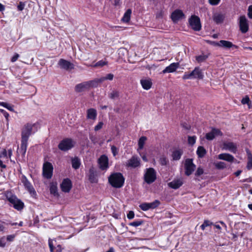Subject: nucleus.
Returning <instances> with one entry per match:
<instances>
[{
	"label": "nucleus",
	"instance_id": "79ce46f5",
	"mask_svg": "<svg viewBox=\"0 0 252 252\" xmlns=\"http://www.w3.org/2000/svg\"><path fill=\"white\" fill-rule=\"evenodd\" d=\"M167 159L165 157H161L159 159V163L162 165H166L167 163Z\"/></svg>",
	"mask_w": 252,
	"mask_h": 252
},
{
	"label": "nucleus",
	"instance_id": "f8f14e48",
	"mask_svg": "<svg viewBox=\"0 0 252 252\" xmlns=\"http://www.w3.org/2000/svg\"><path fill=\"white\" fill-rule=\"evenodd\" d=\"M240 30L242 33H246L249 30L248 22L245 16H241L239 21Z\"/></svg>",
	"mask_w": 252,
	"mask_h": 252
},
{
	"label": "nucleus",
	"instance_id": "4be33fe9",
	"mask_svg": "<svg viewBox=\"0 0 252 252\" xmlns=\"http://www.w3.org/2000/svg\"><path fill=\"white\" fill-rule=\"evenodd\" d=\"M219 159L224 160L228 162H232L235 159L234 157L228 153H222L218 155Z\"/></svg>",
	"mask_w": 252,
	"mask_h": 252
},
{
	"label": "nucleus",
	"instance_id": "09e8293b",
	"mask_svg": "<svg viewBox=\"0 0 252 252\" xmlns=\"http://www.w3.org/2000/svg\"><path fill=\"white\" fill-rule=\"evenodd\" d=\"M105 80V77H101L99 79H97L94 80H91V81H95L96 83V87L97 86L98 83H100Z\"/></svg>",
	"mask_w": 252,
	"mask_h": 252
},
{
	"label": "nucleus",
	"instance_id": "5701e85b",
	"mask_svg": "<svg viewBox=\"0 0 252 252\" xmlns=\"http://www.w3.org/2000/svg\"><path fill=\"white\" fill-rule=\"evenodd\" d=\"M192 74V79H202L204 75L202 70L199 67H195L193 70L191 71Z\"/></svg>",
	"mask_w": 252,
	"mask_h": 252
},
{
	"label": "nucleus",
	"instance_id": "a211bd4d",
	"mask_svg": "<svg viewBox=\"0 0 252 252\" xmlns=\"http://www.w3.org/2000/svg\"><path fill=\"white\" fill-rule=\"evenodd\" d=\"M58 64L61 68L65 70L72 69L74 68V65L72 63L63 59L59 60Z\"/></svg>",
	"mask_w": 252,
	"mask_h": 252
},
{
	"label": "nucleus",
	"instance_id": "338daca9",
	"mask_svg": "<svg viewBox=\"0 0 252 252\" xmlns=\"http://www.w3.org/2000/svg\"><path fill=\"white\" fill-rule=\"evenodd\" d=\"M8 157L9 158H11V156H12V150L11 149H9L8 150Z\"/></svg>",
	"mask_w": 252,
	"mask_h": 252
},
{
	"label": "nucleus",
	"instance_id": "0eeeda50",
	"mask_svg": "<svg viewBox=\"0 0 252 252\" xmlns=\"http://www.w3.org/2000/svg\"><path fill=\"white\" fill-rule=\"evenodd\" d=\"M191 28L195 31H199L201 29V24L199 18L195 15H192L189 20Z\"/></svg>",
	"mask_w": 252,
	"mask_h": 252
},
{
	"label": "nucleus",
	"instance_id": "8fccbe9b",
	"mask_svg": "<svg viewBox=\"0 0 252 252\" xmlns=\"http://www.w3.org/2000/svg\"><path fill=\"white\" fill-rule=\"evenodd\" d=\"M89 180L91 183H95L97 181L96 179L95 178L93 174H91L89 176Z\"/></svg>",
	"mask_w": 252,
	"mask_h": 252
},
{
	"label": "nucleus",
	"instance_id": "6e6552de",
	"mask_svg": "<svg viewBox=\"0 0 252 252\" xmlns=\"http://www.w3.org/2000/svg\"><path fill=\"white\" fill-rule=\"evenodd\" d=\"M53 166L49 162H46L43 164V176L47 179H50L53 175Z\"/></svg>",
	"mask_w": 252,
	"mask_h": 252
},
{
	"label": "nucleus",
	"instance_id": "9b49d317",
	"mask_svg": "<svg viewBox=\"0 0 252 252\" xmlns=\"http://www.w3.org/2000/svg\"><path fill=\"white\" fill-rule=\"evenodd\" d=\"M160 204V202L158 200H155L151 203H143L139 205L140 208L143 211H146L150 209H155L158 207Z\"/></svg>",
	"mask_w": 252,
	"mask_h": 252
},
{
	"label": "nucleus",
	"instance_id": "58836bf2",
	"mask_svg": "<svg viewBox=\"0 0 252 252\" xmlns=\"http://www.w3.org/2000/svg\"><path fill=\"white\" fill-rule=\"evenodd\" d=\"M241 103L243 104H247L250 107V100L248 96L246 95L244 98H243L241 100Z\"/></svg>",
	"mask_w": 252,
	"mask_h": 252
},
{
	"label": "nucleus",
	"instance_id": "0e129e2a",
	"mask_svg": "<svg viewBox=\"0 0 252 252\" xmlns=\"http://www.w3.org/2000/svg\"><path fill=\"white\" fill-rule=\"evenodd\" d=\"M1 156H0V157H1L2 156L3 157H7V151L6 150L4 149L3 151L1 153Z\"/></svg>",
	"mask_w": 252,
	"mask_h": 252
},
{
	"label": "nucleus",
	"instance_id": "7ed1b4c3",
	"mask_svg": "<svg viewBox=\"0 0 252 252\" xmlns=\"http://www.w3.org/2000/svg\"><path fill=\"white\" fill-rule=\"evenodd\" d=\"M96 83L95 81H86L77 84L74 90L76 93H82L89 90L91 88L96 87Z\"/></svg>",
	"mask_w": 252,
	"mask_h": 252
},
{
	"label": "nucleus",
	"instance_id": "69168bd1",
	"mask_svg": "<svg viewBox=\"0 0 252 252\" xmlns=\"http://www.w3.org/2000/svg\"><path fill=\"white\" fill-rule=\"evenodd\" d=\"M3 115L5 117V118H6V120L8 121V120L9 114L7 112L5 111V112L4 113V114Z\"/></svg>",
	"mask_w": 252,
	"mask_h": 252
},
{
	"label": "nucleus",
	"instance_id": "9d476101",
	"mask_svg": "<svg viewBox=\"0 0 252 252\" xmlns=\"http://www.w3.org/2000/svg\"><path fill=\"white\" fill-rule=\"evenodd\" d=\"M195 165L193 163L192 159L187 158L185 161V174L189 176L194 171Z\"/></svg>",
	"mask_w": 252,
	"mask_h": 252
},
{
	"label": "nucleus",
	"instance_id": "680f3d73",
	"mask_svg": "<svg viewBox=\"0 0 252 252\" xmlns=\"http://www.w3.org/2000/svg\"><path fill=\"white\" fill-rule=\"evenodd\" d=\"M56 252H61L62 251V247L60 245L57 246L55 248Z\"/></svg>",
	"mask_w": 252,
	"mask_h": 252
},
{
	"label": "nucleus",
	"instance_id": "ea45409f",
	"mask_svg": "<svg viewBox=\"0 0 252 252\" xmlns=\"http://www.w3.org/2000/svg\"><path fill=\"white\" fill-rule=\"evenodd\" d=\"M195 141L196 137L195 136L188 137V143L189 144L193 145L195 143Z\"/></svg>",
	"mask_w": 252,
	"mask_h": 252
},
{
	"label": "nucleus",
	"instance_id": "de8ad7c7",
	"mask_svg": "<svg viewBox=\"0 0 252 252\" xmlns=\"http://www.w3.org/2000/svg\"><path fill=\"white\" fill-rule=\"evenodd\" d=\"M106 64V62L101 60L97 62L94 66H100L102 67Z\"/></svg>",
	"mask_w": 252,
	"mask_h": 252
},
{
	"label": "nucleus",
	"instance_id": "a18cd8bd",
	"mask_svg": "<svg viewBox=\"0 0 252 252\" xmlns=\"http://www.w3.org/2000/svg\"><path fill=\"white\" fill-rule=\"evenodd\" d=\"M103 125V123L102 122H99L98 124L95 126L94 129L95 131H97L101 128H102Z\"/></svg>",
	"mask_w": 252,
	"mask_h": 252
},
{
	"label": "nucleus",
	"instance_id": "39448f33",
	"mask_svg": "<svg viewBox=\"0 0 252 252\" xmlns=\"http://www.w3.org/2000/svg\"><path fill=\"white\" fill-rule=\"evenodd\" d=\"M75 142L70 138H65L62 140L58 145L59 149L62 151H67L72 148Z\"/></svg>",
	"mask_w": 252,
	"mask_h": 252
},
{
	"label": "nucleus",
	"instance_id": "c756f323",
	"mask_svg": "<svg viewBox=\"0 0 252 252\" xmlns=\"http://www.w3.org/2000/svg\"><path fill=\"white\" fill-rule=\"evenodd\" d=\"M131 14V10L130 9H127L124 14V15L122 19V21L126 23L128 22L130 20Z\"/></svg>",
	"mask_w": 252,
	"mask_h": 252
},
{
	"label": "nucleus",
	"instance_id": "f257e3e1",
	"mask_svg": "<svg viewBox=\"0 0 252 252\" xmlns=\"http://www.w3.org/2000/svg\"><path fill=\"white\" fill-rule=\"evenodd\" d=\"M33 125L28 123L24 125L21 132V144L19 152L22 156H25L26 153L28 141L30 136L32 134Z\"/></svg>",
	"mask_w": 252,
	"mask_h": 252
},
{
	"label": "nucleus",
	"instance_id": "bf43d9fd",
	"mask_svg": "<svg viewBox=\"0 0 252 252\" xmlns=\"http://www.w3.org/2000/svg\"><path fill=\"white\" fill-rule=\"evenodd\" d=\"M19 55L18 54H16L12 58H11V62H15L17 59L18 58H19Z\"/></svg>",
	"mask_w": 252,
	"mask_h": 252
},
{
	"label": "nucleus",
	"instance_id": "cd10ccee",
	"mask_svg": "<svg viewBox=\"0 0 252 252\" xmlns=\"http://www.w3.org/2000/svg\"><path fill=\"white\" fill-rule=\"evenodd\" d=\"M140 82L142 87L145 90H149L152 87V83L150 80H141Z\"/></svg>",
	"mask_w": 252,
	"mask_h": 252
},
{
	"label": "nucleus",
	"instance_id": "e433bc0d",
	"mask_svg": "<svg viewBox=\"0 0 252 252\" xmlns=\"http://www.w3.org/2000/svg\"><path fill=\"white\" fill-rule=\"evenodd\" d=\"M208 58V56L202 55L196 57V60L198 63H202Z\"/></svg>",
	"mask_w": 252,
	"mask_h": 252
},
{
	"label": "nucleus",
	"instance_id": "3c124183",
	"mask_svg": "<svg viewBox=\"0 0 252 252\" xmlns=\"http://www.w3.org/2000/svg\"><path fill=\"white\" fill-rule=\"evenodd\" d=\"M127 217L128 219H132L134 217V213L132 211H129L127 214Z\"/></svg>",
	"mask_w": 252,
	"mask_h": 252
},
{
	"label": "nucleus",
	"instance_id": "b1692460",
	"mask_svg": "<svg viewBox=\"0 0 252 252\" xmlns=\"http://www.w3.org/2000/svg\"><path fill=\"white\" fill-rule=\"evenodd\" d=\"M183 184V183L182 179L174 180L168 183V186L171 188L177 189L179 188Z\"/></svg>",
	"mask_w": 252,
	"mask_h": 252
},
{
	"label": "nucleus",
	"instance_id": "052dcab7",
	"mask_svg": "<svg viewBox=\"0 0 252 252\" xmlns=\"http://www.w3.org/2000/svg\"><path fill=\"white\" fill-rule=\"evenodd\" d=\"M247 168L249 170H250L252 168V160L248 161Z\"/></svg>",
	"mask_w": 252,
	"mask_h": 252
},
{
	"label": "nucleus",
	"instance_id": "423d86ee",
	"mask_svg": "<svg viewBox=\"0 0 252 252\" xmlns=\"http://www.w3.org/2000/svg\"><path fill=\"white\" fill-rule=\"evenodd\" d=\"M6 198L8 201L10 202L13 206V207L17 210H22L24 206V203L19 199L15 195H6Z\"/></svg>",
	"mask_w": 252,
	"mask_h": 252
},
{
	"label": "nucleus",
	"instance_id": "2f4dec72",
	"mask_svg": "<svg viewBox=\"0 0 252 252\" xmlns=\"http://www.w3.org/2000/svg\"><path fill=\"white\" fill-rule=\"evenodd\" d=\"M197 155L199 158H203L206 154V151L202 146H199L196 151Z\"/></svg>",
	"mask_w": 252,
	"mask_h": 252
},
{
	"label": "nucleus",
	"instance_id": "bb28decb",
	"mask_svg": "<svg viewBox=\"0 0 252 252\" xmlns=\"http://www.w3.org/2000/svg\"><path fill=\"white\" fill-rule=\"evenodd\" d=\"M50 191L51 194H53L54 196H58V189L57 183H51L50 184Z\"/></svg>",
	"mask_w": 252,
	"mask_h": 252
},
{
	"label": "nucleus",
	"instance_id": "a19ab883",
	"mask_svg": "<svg viewBox=\"0 0 252 252\" xmlns=\"http://www.w3.org/2000/svg\"><path fill=\"white\" fill-rule=\"evenodd\" d=\"M143 223V221L142 220H139V221H135L131 222L129 223V225L130 226L137 227L140 225H141Z\"/></svg>",
	"mask_w": 252,
	"mask_h": 252
},
{
	"label": "nucleus",
	"instance_id": "f3484780",
	"mask_svg": "<svg viewBox=\"0 0 252 252\" xmlns=\"http://www.w3.org/2000/svg\"><path fill=\"white\" fill-rule=\"evenodd\" d=\"M72 187L71 181L67 178L63 180L61 184V188L62 190L64 192H68L70 190Z\"/></svg>",
	"mask_w": 252,
	"mask_h": 252
},
{
	"label": "nucleus",
	"instance_id": "20e7f679",
	"mask_svg": "<svg viewBox=\"0 0 252 252\" xmlns=\"http://www.w3.org/2000/svg\"><path fill=\"white\" fill-rule=\"evenodd\" d=\"M157 178L156 172L153 168H147L144 175L145 182L151 184L154 182Z\"/></svg>",
	"mask_w": 252,
	"mask_h": 252
},
{
	"label": "nucleus",
	"instance_id": "774afa93",
	"mask_svg": "<svg viewBox=\"0 0 252 252\" xmlns=\"http://www.w3.org/2000/svg\"><path fill=\"white\" fill-rule=\"evenodd\" d=\"M248 161L252 160V155L251 154H248Z\"/></svg>",
	"mask_w": 252,
	"mask_h": 252
},
{
	"label": "nucleus",
	"instance_id": "37998d69",
	"mask_svg": "<svg viewBox=\"0 0 252 252\" xmlns=\"http://www.w3.org/2000/svg\"><path fill=\"white\" fill-rule=\"evenodd\" d=\"M212 223H210L209 220H204L203 224L200 226V227L202 230H204L205 227H206L208 226H209Z\"/></svg>",
	"mask_w": 252,
	"mask_h": 252
},
{
	"label": "nucleus",
	"instance_id": "7c9ffc66",
	"mask_svg": "<svg viewBox=\"0 0 252 252\" xmlns=\"http://www.w3.org/2000/svg\"><path fill=\"white\" fill-rule=\"evenodd\" d=\"M213 20L217 24H220L223 22L224 16L220 14H215L213 16Z\"/></svg>",
	"mask_w": 252,
	"mask_h": 252
},
{
	"label": "nucleus",
	"instance_id": "ddd939ff",
	"mask_svg": "<svg viewBox=\"0 0 252 252\" xmlns=\"http://www.w3.org/2000/svg\"><path fill=\"white\" fill-rule=\"evenodd\" d=\"M214 44L216 46L226 49L232 47H234L235 49L238 48V46L233 44L231 42L223 40H221L218 42H214Z\"/></svg>",
	"mask_w": 252,
	"mask_h": 252
},
{
	"label": "nucleus",
	"instance_id": "603ef678",
	"mask_svg": "<svg viewBox=\"0 0 252 252\" xmlns=\"http://www.w3.org/2000/svg\"><path fill=\"white\" fill-rule=\"evenodd\" d=\"M111 151L114 155L115 156L118 154V149L115 146H112L111 148Z\"/></svg>",
	"mask_w": 252,
	"mask_h": 252
},
{
	"label": "nucleus",
	"instance_id": "49530a36",
	"mask_svg": "<svg viewBox=\"0 0 252 252\" xmlns=\"http://www.w3.org/2000/svg\"><path fill=\"white\" fill-rule=\"evenodd\" d=\"M203 169L200 167H198L195 172V176H199L203 174Z\"/></svg>",
	"mask_w": 252,
	"mask_h": 252
},
{
	"label": "nucleus",
	"instance_id": "a878e982",
	"mask_svg": "<svg viewBox=\"0 0 252 252\" xmlns=\"http://www.w3.org/2000/svg\"><path fill=\"white\" fill-rule=\"evenodd\" d=\"M183 154V151L181 149L174 150L172 154V157L173 160H178L181 158L182 155Z\"/></svg>",
	"mask_w": 252,
	"mask_h": 252
},
{
	"label": "nucleus",
	"instance_id": "5fc2aeb1",
	"mask_svg": "<svg viewBox=\"0 0 252 252\" xmlns=\"http://www.w3.org/2000/svg\"><path fill=\"white\" fill-rule=\"evenodd\" d=\"M25 7V4L22 2H20L17 6V8L19 11H22Z\"/></svg>",
	"mask_w": 252,
	"mask_h": 252
},
{
	"label": "nucleus",
	"instance_id": "aec40b11",
	"mask_svg": "<svg viewBox=\"0 0 252 252\" xmlns=\"http://www.w3.org/2000/svg\"><path fill=\"white\" fill-rule=\"evenodd\" d=\"M184 17L183 12L181 10H176L172 12L171 17L174 22H178Z\"/></svg>",
	"mask_w": 252,
	"mask_h": 252
},
{
	"label": "nucleus",
	"instance_id": "72a5a7b5",
	"mask_svg": "<svg viewBox=\"0 0 252 252\" xmlns=\"http://www.w3.org/2000/svg\"><path fill=\"white\" fill-rule=\"evenodd\" d=\"M146 140H147V138L145 136H142L139 138V139L138 140V150H142L143 148L144 145L145 144V141H146Z\"/></svg>",
	"mask_w": 252,
	"mask_h": 252
},
{
	"label": "nucleus",
	"instance_id": "c03bdc74",
	"mask_svg": "<svg viewBox=\"0 0 252 252\" xmlns=\"http://www.w3.org/2000/svg\"><path fill=\"white\" fill-rule=\"evenodd\" d=\"M192 75L191 72L190 73L186 72L183 76V79L184 80L192 79Z\"/></svg>",
	"mask_w": 252,
	"mask_h": 252
},
{
	"label": "nucleus",
	"instance_id": "dca6fc26",
	"mask_svg": "<svg viewBox=\"0 0 252 252\" xmlns=\"http://www.w3.org/2000/svg\"><path fill=\"white\" fill-rule=\"evenodd\" d=\"M98 163L99 168L104 170L108 167V158L107 157L104 155H102L98 159Z\"/></svg>",
	"mask_w": 252,
	"mask_h": 252
},
{
	"label": "nucleus",
	"instance_id": "c85d7f7f",
	"mask_svg": "<svg viewBox=\"0 0 252 252\" xmlns=\"http://www.w3.org/2000/svg\"><path fill=\"white\" fill-rule=\"evenodd\" d=\"M72 167L75 169H77L80 167L81 162L80 160L78 157H75L71 160Z\"/></svg>",
	"mask_w": 252,
	"mask_h": 252
},
{
	"label": "nucleus",
	"instance_id": "393cba45",
	"mask_svg": "<svg viewBox=\"0 0 252 252\" xmlns=\"http://www.w3.org/2000/svg\"><path fill=\"white\" fill-rule=\"evenodd\" d=\"M97 112L96 110L94 108H90L87 111V118L95 120L96 118Z\"/></svg>",
	"mask_w": 252,
	"mask_h": 252
},
{
	"label": "nucleus",
	"instance_id": "412c9836",
	"mask_svg": "<svg viewBox=\"0 0 252 252\" xmlns=\"http://www.w3.org/2000/svg\"><path fill=\"white\" fill-rule=\"evenodd\" d=\"M179 63H172L163 70L162 72L163 73L173 72L179 67Z\"/></svg>",
	"mask_w": 252,
	"mask_h": 252
},
{
	"label": "nucleus",
	"instance_id": "4468645a",
	"mask_svg": "<svg viewBox=\"0 0 252 252\" xmlns=\"http://www.w3.org/2000/svg\"><path fill=\"white\" fill-rule=\"evenodd\" d=\"M140 165V159L136 156H132L129 159H128L126 163V166L132 168H136Z\"/></svg>",
	"mask_w": 252,
	"mask_h": 252
},
{
	"label": "nucleus",
	"instance_id": "f03ea898",
	"mask_svg": "<svg viewBox=\"0 0 252 252\" xmlns=\"http://www.w3.org/2000/svg\"><path fill=\"white\" fill-rule=\"evenodd\" d=\"M108 182L113 187L120 188L124 185L125 178L122 173H114L109 177Z\"/></svg>",
	"mask_w": 252,
	"mask_h": 252
},
{
	"label": "nucleus",
	"instance_id": "6e6d98bb",
	"mask_svg": "<svg viewBox=\"0 0 252 252\" xmlns=\"http://www.w3.org/2000/svg\"><path fill=\"white\" fill-rule=\"evenodd\" d=\"M220 0H209V3L213 5L218 4Z\"/></svg>",
	"mask_w": 252,
	"mask_h": 252
},
{
	"label": "nucleus",
	"instance_id": "864d4df0",
	"mask_svg": "<svg viewBox=\"0 0 252 252\" xmlns=\"http://www.w3.org/2000/svg\"><path fill=\"white\" fill-rule=\"evenodd\" d=\"M105 77V80H112L113 79L114 75L112 73H109L107 74Z\"/></svg>",
	"mask_w": 252,
	"mask_h": 252
},
{
	"label": "nucleus",
	"instance_id": "473e14b6",
	"mask_svg": "<svg viewBox=\"0 0 252 252\" xmlns=\"http://www.w3.org/2000/svg\"><path fill=\"white\" fill-rule=\"evenodd\" d=\"M108 97L111 99L118 98L119 97V92L117 90H112L110 93H109Z\"/></svg>",
	"mask_w": 252,
	"mask_h": 252
},
{
	"label": "nucleus",
	"instance_id": "e2e57ef3",
	"mask_svg": "<svg viewBox=\"0 0 252 252\" xmlns=\"http://www.w3.org/2000/svg\"><path fill=\"white\" fill-rule=\"evenodd\" d=\"M157 18H161L162 17V12L161 11L158 12L156 15Z\"/></svg>",
	"mask_w": 252,
	"mask_h": 252
},
{
	"label": "nucleus",
	"instance_id": "1a4fd4ad",
	"mask_svg": "<svg viewBox=\"0 0 252 252\" xmlns=\"http://www.w3.org/2000/svg\"><path fill=\"white\" fill-rule=\"evenodd\" d=\"M21 181L25 188L29 191L31 196L35 197L36 195V191L31 183L25 175L22 176Z\"/></svg>",
	"mask_w": 252,
	"mask_h": 252
},
{
	"label": "nucleus",
	"instance_id": "4c0bfd02",
	"mask_svg": "<svg viewBox=\"0 0 252 252\" xmlns=\"http://www.w3.org/2000/svg\"><path fill=\"white\" fill-rule=\"evenodd\" d=\"M53 240L49 238L48 240V244L50 248V252H55L54 250H55L56 247H54V244L53 243Z\"/></svg>",
	"mask_w": 252,
	"mask_h": 252
},
{
	"label": "nucleus",
	"instance_id": "c9c22d12",
	"mask_svg": "<svg viewBox=\"0 0 252 252\" xmlns=\"http://www.w3.org/2000/svg\"><path fill=\"white\" fill-rule=\"evenodd\" d=\"M215 167L219 169H223L226 167V164L224 162L220 161L215 164Z\"/></svg>",
	"mask_w": 252,
	"mask_h": 252
},
{
	"label": "nucleus",
	"instance_id": "4d7b16f0",
	"mask_svg": "<svg viewBox=\"0 0 252 252\" xmlns=\"http://www.w3.org/2000/svg\"><path fill=\"white\" fill-rule=\"evenodd\" d=\"M248 15L250 18L252 19V5H250L248 8Z\"/></svg>",
	"mask_w": 252,
	"mask_h": 252
},
{
	"label": "nucleus",
	"instance_id": "f704fd0d",
	"mask_svg": "<svg viewBox=\"0 0 252 252\" xmlns=\"http://www.w3.org/2000/svg\"><path fill=\"white\" fill-rule=\"evenodd\" d=\"M0 105L3 106L4 107L7 108L9 111L12 112L14 111L13 106L7 103L4 102H0Z\"/></svg>",
	"mask_w": 252,
	"mask_h": 252
},
{
	"label": "nucleus",
	"instance_id": "13d9d810",
	"mask_svg": "<svg viewBox=\"0 0 252 252\" xmlns=\"http://www.w3.org/2000/svg\"><path fill=\"white\" fill-rule=\"evenodd\" d=\"M15 237L14 235H9L7 236V240L8 241H12Z\"/></svg>",
	"mask_w": 252,
	"mask_h": 252
},
{
	"label": "nucleus",
	"instance_id": "6ab92c4d",
	"mask_svg": "<svg viewBox=\"0 0 252 252\" xmlns=\"http://www.w3.org/2000/svg\"><path fill=\"white\" fill-rule=\"evenodd\" d=\"M221 131L217 128H213L212 130L206 134V138L208 140H212L216 136L218 135H222Z\"/></svg>",
	"mask_w": 252,
	"mask_h": 252
},
{
	"label": "nucleus",
	"instance_id": "2eb2a0df",
	"mask_svg": "<svg viewBox=\"0 0 252 252\" xmlns=\"http://www.w3.org/2000/svg\"><path fill=\"white\" fill-rule=\"evenodd\" d=\"M223 149L235 154L237 151V146L236 144L233 142H225L223 144Z\"/></svg>",
	"mask_w": 252,
	"mask_h": 252
}]
</instances>
